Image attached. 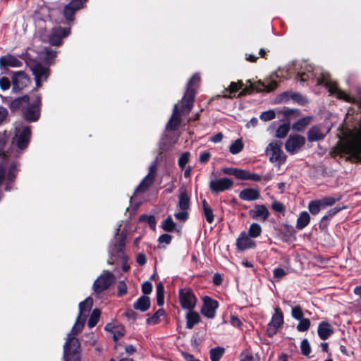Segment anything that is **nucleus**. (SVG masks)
Masks as SVG:
<instances>
[{"label":"nucleus","instance_id":"5","mask_svg":"<svg viewBox=\"0 0 361 361\" xmlns=\"http://www.w3.org/2000/svg\"><path fill=\"white\" fill-rule=\"evenodd\" d=\"M281 142L274 141L269 143L267 147L266 152L271 162L279 161L283 164L286 159V156L281 150Z\"/></svg>","mask_w":361,"mask_h":361},{"label":"nucleus","instance_id":"59","mask_svg":"<svg viewBox=\"0 0 361 361\" xmlns=\"http://www.w3.org/2000/svg\"><path fill=\"white\" fill-rule=\"evenodd\" d=\"M271 207L274 210L279 212H282L284 211L283 205L279 202H273Z\"/></svg>","mask_w":361,"mask_h":361},{"label":"nucleus","instance_id":"28","mask_svg":"<svg viewBox=\"0 0 361 361\" xmlns=\"http://www.w3.org/2000/svg\"><path fill=\"white\" fill-rule=\"evenodd\" d=\"M180 114L178 109L177 105L174 106L173 115L168 122L167 127L171 130H175L180 124Z\"/></svg>","mask_w":361,"mask_h":361},{"label":"nucleus","instance_id":"30","mask_svg":"<svg viewBox=\"0 0 361 361\" xmlns=\"http://www.w3.org/2000/svg\"><path fill=\"white\" fill-rule=\"evenodd\" d=\"M178 207L181 210H186L190 207V199L187 195L186 189L184 188L180 189Z\"/></svg>","mask_w":361,"mask_h":361},{"label":"nucleus","instance_id":"56","mask_svg":"<svg viewBox=\"0 0 361 361\" xmlns=\"http://www.w3.org/2000/svg\"><path fill=\"white\" fill-rule=\"evenodd\" d=\"M200 81V76L197 74L194 75L188 81L187 85V90L193 89L192 87L195 84Z\"/></svg>","mask_w":361,"mask_h":361},{"label":"nucleus","instance_id":"62","mask_svg":"<svg viewBox=\"0 0 361 361\" xmlns=\"http://www.w3.org/2000/svg\"><path fill=\"white\" fill-rule=\"evenodd\" d=\"M118 295L121 296L124 295L127 292V288L124 283H119L118 286Z\"/></svg>","mask_w":361,"mask_h":361},{"label":"nucleus","instance_id":"61","mask_svg":"<svg viewBox=\"0 0 361 361\" xmlns=\"http://www.w3.org/2000/svg\"><path fill=\"white\" fill-rule=\"evenodd\" d=\"M261 179H262V178L259 175L256 174V173H252L249 171L247 172V180H254V181H259V180H261Z\"/></svg>","mask_w":361,"mask_h":361},{"label":"nucleus","instance_id":"64","mask_svg":"<svg viewBox=\"0 0 361 361\" xmlns=\"http://www.w3.org/2000/svg\"><path fill=\"white\" fill-rule=\"evenodd\" d=\"M8 116V111L4 107L0 106V124L6 119Z\"/></svg>","mask_w":361,"mask_h":361},{"label":"nucleus","instance_id":"38","mask_svg":"<svg viewBox=\"0 0 361 361\" xmlns=\"http://www.w3.org/2000/svg\"><path fill=\"white\" fill-rule=\"evenodd\" d=\"M243 149V144L240 139L236 140L229 147V151L233 154L240 152Z\"/></svg>","mask_w":361,"mask_h":361},{"label":"nucleus","instance_id":"57","mask_svg":"<svg viewBox=\"0 0 361 361\" xmlns=\"http://www.w3.org/2000/svg\"><path fill=\"white\" fill-rule=\"evenodd\" d=\"M274 276L276 279H281L283 276L286 274L285 270L282 268H276L273 271Z\"/></svg>","mask_w":361,"mask_h":361},{"label":"nucleus","instance_id":"18","mask_svg":"<svg viewBox=\"0 0 361 361\" xmlns=\"http://www.w3.org/2000/svg\"><path fill=\"white\" fill-rule=\"evenodd\" d=\"M155 174V166H151L149 167V173L145 177V178L142 180L140 184L137 187L135 192H145L148 187L152 183Z\"/></svg>","mask_w":361,"mask_h":361},{"label":"nucleus","instance_id":"55","mask_svg":"<svg viewBox=\"0 0 361 361\" xmlns=\"http://www.w3.org/2000/svg\"><path fill=\"white\" fill-rule=\"evenodd\" d=\"M242 85H243V84L240 82H232L229 85L228 91L230 92V93L236 92L242 87Z\"/></svg>","mask_w":361,"mask_h":361},{"label":"nucleus","instance_id":"60","mask_svg":"<svg viewBox=\"0 0 361 361\" xmlns=\"http://www.w3.org/2000/svg\"><path fill=\"white\" fill-rule=\"evenodd\" d=\"M211 155L210 153L208 152H204L200 155V161L201 163H205L209 161Z\"/></svg>","mask_w":361,"mask_h":361},{"label":"nucleus","instance_id":"37","mask_svg":"<svg viewBox=\"0 0 361 361\" xmlns=\"http://www.w3.org/2000/svg\"><path fill=\"white\" fill-rule=\"evenodd\" d=\"M262 228L259 224L253 223L250 225L248 230V235L251 238H257L260 235Z\"/></svg>","mask_w":361,"mask_h":361},{"label":"nucleus","instance_id":"9","mask_svg":"<svg viewBox=\"0 0 361 361\" xmlns=\"http://www.w3.org/2000/svg\"><path fill=\"white\" fill-rule=\"evenodd\" d=\"M30 83V80L24 72H16L12 77L13 91L14 92L23 90Z\"/></svg>","mask_w":361,"mask_h":361},{"label":"nucleus","instance_id":"63","mask_svg":"<svg viewBox=\"0 0 361 361\" xmlns=\"http://www.w3.org/2000/svg\"><path fill=\"white\" fill-rule=\"evenodd\" d=\"M171 240V236L169 234H163L159 238L160 243H164L166 244L170 243Z\"/></svg>","mask_w":361,"mask_h":361},{"label":"nucleus","instance_id":"32","mask_svg":"<svg viewBox=\"0 0 361 361\" xmlns=\"http://www.w3.org/2000/svg\"><path fill=\"white\" fill-rule=\"evenodd\" d=\"M312 119L311 116L303 117L295 122L292 128L295 131H302L310 123Z\"/></svg>","mask_w":361,"mask_h":361},{"label":"nucleus","instance_id":"43","mask_svg":"<svg viewBox=\"0 0 361 361\" xmlns=\"http://www.w3.org/2000/svg\"><path fill=\"white\" fill-rule=\"evenodd\" d=\"M300 349L302 355L305 356H308L310 355L311 353V348L307 339L305 338L302 341L300 344Z\"/></svg>","mask_w":361,"mask_h":361},{"label":"nucleus","instance_id":"31","mask_svg":"<svg viewBox=\"0 0 361 361\" xmlns=\"http://www.w3.org/2000/svg\"><path fill=\"white\" fill-rule=\"evenodd\" d=\"M149 298L147 296H142L134 303L133 307L135 310L144 312L149 307Z\"/></svg>","mask_w":361,"mask_h":361},{"label":"nucleus","instance_id":"52","mask_svg":"<svg viewBox=\"0 0 361 361\" xmlns=\"http://www.w3.org/2000/svg\"><path fill=\"white\" fill-rule=\"evenodd\" d=\"M186 326L188 329H192L195 325L200 322V317H186Z\"/></svg>","mask_w":361,"mask_h":361},{"label":"nucleus","instance_id":"4","mask_svg":"<svg viewBox=\"0 0 361 361\" xmlns=\"http://www.w3.org/2000/svg\"><path fill=\"white\" fill-rule=\"evenodd\" d=\"M288 69L279 68L269 78L264 81L259 80L255 85L254 89L257 92L265 91L270 92L277 87L276 78H284L288 75Z\"/></svg>","mask_w":361,"mask_h":361},{"label":"nucleus","instance_id":"3","mask_svg":"<svg viewBox=\"0 0 361 361\" xmlns=\"http://www.w3.org/2000/svg\"><path fill=\"white\" fill-rule=\"evenodd\" d=\"M307 72H310V70H307ZM309 75L311 77H317V85H324L328 90L329 92L331 94H335L338 99H342L345 101L350 102V97L343 91L339 90L337 87L336 83L332 80V79L330 78V75L327 73H319V75L317 76V73H308Z\"/></svg>","mask_w":361,"mask_h":361},{"label":"nucleus","instance_id":"36","mask_svg":"<svg viewBox=\"0 0 361 361\" xmlns=\"http://www.w3.org/2000/svg\"><path fill=\"white\" fill-rule=\"evenodd\" d=\"M224 353V348L217 347L212 348L209 351L210 359L212 361H219Z\"/></svg>","mask_w":361,"mask_h":361},{"label":"nucleus","instance_id":"42","mask_svg":"<svg viewBox=\"0 0 361 361\" xmlns=\"http://www.w3.org/2000/svg\"><path fill=\"white\" fill-rule=\"evenodd\" d=\"M341 210V208L334 207L329 210L326 214L323 216L321 223L324 221H328L330 220L334 215H336L338 212Z\"/></svg>","mask_w":361,"mask_h":361},{"label":"nucleus","instance_id":"44","mask_svg":"<svg viewBox=\"0 0 361 361\" xmlns=\"http://www.w3.org/2000/svg\"><path fill=\"white\" fill-rule=\"evenodd\" d=\"M340 200V197H326L320 200L323 208L326 206H331Z\"/></svg>","mask_w":361,"mask_h":361},{"label":"nucleus","instance_id":"7","mask_svg":"<svg viewBox=\"0 0 361 361\" xmlns=\"http://www.w3.org/2000/svg\"><path fill=\"white\" fill-rule=\"evenodd\" d=\"M114 281V276L109 271L104 273L94 281L93 288L96 293H101L107 289Z\"/></svg>","mask_w":361,"mask_h":361},{"label":"nucleus","instance_id":"22","mask_svg":"<svg viewBox=\"0 0 361 361\" xmlns=\"http://www.w3.org/2000/svg\"><path fill=\"white\" fill-rule=\"evenodd\" d=\"M17 137V145L19 149H24L27 147L30 137V130L29 127H25L23 130L19 133V135H16Z\"/></svg>","mask_w":361,"mask_h":361},{"label":"nucleus","instance_id":"26","mask_svg":"<svg viewBox=\"0 0 361 361\" xmlns=\"http://www.w3.org/2000/svg\"><path fill=\"white\" fill-rule=\"evenodd\" d=\"M326 133L322 132L319 127L313 126L307 132V138L310 142L318 141L322 140Z\"/></svg>","mask_w":361,"mask_h":361},{"label":"nucleus","instance_id":"13","mask_svg":"<svg viewBox=\"0 0 361 361\" xmlns=\"http://www.w3.org/2000/svg\"><path fill=\"white\" fill-rule=\"evenodd\" d=\"M233 184L232 180L228 178L212 180L209 187L213 192H219L229 189Z\"/></svg>","mask_w":361,"mask_h":361},{"label":"nucleus","instance_id":"23","mask_svg":"<svg viewBox=\"0 0 361 361\" xmlns=\"http://www.w3.org/2000/svg\"><path fill=\"white\" fill-rule=\"evenodd\" d=\"M260 197V192L255 188H246L240 191L239 197L245 201H254Z\"/></svg>","mask_w":361,"mask_h":361},{"label":"nucleus","instance_id":"29","mask_svg":"<svg viewBox=\"0 0 361 361\" xmlns=\"http://www.w3.org/2000/svg\"><path fill=\"white\" fill-rule=\"evenodd\" d=\"M333 334V329L330 324L326 322H322L318 327V334L322 340H326Z\"/></svg>","mask_w":361,"mask_h":361},{"label":"nucleus","instance_id":"27","mask_svg":"<svg viewBox=\"0 0 361 361\" xmlns=\"http://www.w3.org/2000/svg\"><path fill=\"white\" fill-rule=\"evenodd\" d=\"M0 65L2 66L20 67L21 61L12 55H7L0 59Z\"/></svg>","mask_w":361,"mask_h":361},{"label":"nucleus","instance_id":"1","mask_svg":"<svg viewBox=\"0 0 361 361\" xmlns=\"http://www.w3.org/2000/svg\"><path fill=\"white\" fill-rule=\"evenodd\" d=\"M85 323V317H77L71 334L68 335L67 341L63 347L64 361H80V343L73 335L80 333Z\"/></svg>","mask_w":361,"mask_h":361},{"label":"nucleus","instance_id":"11","mask_svg":"<svg viewBox=\"0 0 361 361\" xmlns=\"http://www.w3.org/2000/svg\"><path fill=\"white\" fill-rule=\"evenodd\" d=\"M86 0H71L63 8V14L64 18L69 21L73 20L74 13L79 10Z\"/></svg>","mask_w":361,"mask_h":361},{"label":"nucleus","instance_id":"53","mask_svg":"<svg viewBox=\"0 0 361 361\" xmlns=\"http://www.w3.org/2000/svg\"><path fill=\"white\" fill-rule=\"evenodd\" d=\"M11 82L6 77L0 78V87L3 90H8L10 87Z\"/></svg>","mask_w":361,"mask_h":361},{"label":"nucleus","instance_id":"2","mask_svg":"<svg viewBox=\"0 0 361 361\" xmlns=\"http://www.w3.org/2000/svg\"><path fill=\"white\" fill-rule=\"evenodd\" d=\"M341 151L355 161H361V130L354 133L340 147Z\"/></svg>","mask_w":361,"mask_h":361},{"label":"nucleus","instance_id":"46","mask_svg":"<svg viewBox=\"0 0 361 361\" xmlns=\"http://www.w3.org/2000/svg\"><path fill=\"white\" fill-rule=\"evenodd\" d=\"M275 112L272 110L262 112L260 115V118L264 121H268L275 118Z\"/></svg>","mask_w":361,"mask_h":361},{"label":"nucleus","instance_id":"39","mask_svg":"<svg viewBox=\"0 0 361 361\" xmlns=\"http://www.w3.org/2000/svg\"><path fill=\"white\" fill-rule=\"evenodd\" d=\"M308 209L312 214H317L323 207L320 200L312 201L308 205Z\"/></svg>","mask_w":361,"mask_h":361},{"label":"nucleus","instance_id":"47","mask_svg":"<svg viewBox=\"0 0 361 361\" xmlns=\"http://www.w3.org/2000/svg\"><path fill=\"white\" fill-rule=\"evenodd\" d=\"M292 316H303L305 314H311L312 312L309 311H302V308L300 306H295L292 308Z\"/></svg>","mask_w":361,"mask_h":361},{"label":"nucleus","instance_id":"33","mask_svg":"<svg viewBox=\"0 0 361 361\" xmlns=\"http://www.w3.org/2000/svg\"><path fill=\"white\" fill-rule=\"evenodd\" d=\"M92 306V299L87 298L85 301L79 305L80 314L79 316H86Z\"/></svg>","mask_w":361,"mask_h":361},{"label":"nucleus","instance_id":"35","mask_svg":"<svg viewBox=\"0 0 361 361\" xmlns=\"http://www.w3.org/2000/svg\"><path fill=\"white\" fill-rule=\"evenodd\" d=\"M202 207L203 214L207 221L209 224H212L214 221L213 212L205 200L202 201Z\"/></svg>","mask_w":361,"mask_h":361},{"label":"nucleus","instance_id":"6","mask_svg":"<svg viewBox=\"0 0 361 361\" xmlns=\"http://www.w3.org/2000/svg\"><path fill=\"white\" fill-rule=\"evenodd\" d=\"M179 300L181 306L188 310H192L196 304V298L192 291L189 288L179 290Z\"/></svg>","mask_w":361,"mask_h":361},{"label":"nucleus","instance_id":"49","mask_svg":"<svg viewBox=\"0 0 361 361\" xmlns=\"http://www.w3.org/2000/svg\"><path fill=\"white\" fill-rule=\"evenodd\" d=\"M247 171L235 168L234 176L238 179L247 180Z\"/></svg>","mask_w":361,"mask_h":361},{"label":"nucleus","instance_id":"50","mask_svg":"<svg viewBox=\"0 0 361 361\" xmlns=\"http://www.w3.org/2000/svg\"><path fill=\"white\" fill-rule=\"evenodd\" d=\"M140 221H147V223L149 224L150 227L154 229L155 228V218L153 216H146L143 215L140 217Z\"/></svg>","mask_w":361,"mask_h":361},{"label":"nucleus","instance_id":"14","mask_svg":"<svg viewBox=\"0 0 361 361\" xmlns=\"http://www.w3.org/2000/svg\"><path fill=\"white\" fill-rule=\"evenodd\" d=\"M40 102L39 97H37V101L34 103L27 105L23 110L24 118L29 121H36L39 117V110L38 103Z\"/></svg>","mask_w":361,"mask_h":361},{"label":"nucleus","instance_id":"54","mask_svg":"<svg viewBox=\"0 0 361 361\" xmlns=\"http://www.w3.org/2000/svg\"><path fill=\"white\" fill-rule=\"evenodd\" d=\"M152 290V284L149 281H145L142 285V291L145 294H149Z\"/></svg>","mask_w":361,"mask_h":361},{"label":"nucleus","instance_id":"25","mask_svg":"<svg viewBox=\"0 0 361 361\" xmlns=\"http://www.w3.org/2000/svg\"><path fill=\"white\" fill-rule=\"evenodd\" d=\"M29 104V97L27 95H25L22 97H19L13 100L10 104V108L12 111L17 110H25V109Z\"/></svg>","mask_w":361,"mask_h":361},{"label":"nucleus","instance_id":"10","mask_svg":"<svg viewBox=\"0 0 361 361\" xmlns=\"http://www.w3.org/2000/svg\"><path fill=\"white\" fill-rule=\"evenodd\" d=\"M218 307L219 303L216 300L209 296H204L202 298L201 312L204 316H214Z\"/></svg>","mask_w":361,"mask_h":361},{"label":"nucleus","instance_id":"20","mask_svg":"<svg viewBox=\"0 0 361 361\" xmlns=\"http://www.w3.org/2000/svg\"><path fill=\"white\" fill-rule=\"evenodd\" d=\"M105 329L112 334L114 341H117L119 338L123 336L125 334L124 327L115 322L107 324L105 326Z\"/></svg>","mask_w":361,"mask_h":361},{"label":"nucleus","instance_id":"8","mask_svg":"<svg viewBox=\"0 0 361 361\" xmlns=\"http://www.w3.org/2000/svg\"><path fill=\"white\" fill-rule=\"evenodd\" d=\"M305 139L303 136L300 135H290L285 143V149L288 152L293 154L296 153L305 145Z\"/></svg>","mask_w":361,"mask_h":361},{"label":"nucleus","instance_id":"19","mask_svg":"<svg viewBox=\"0 0 361 361\" xmlns=\"http://www.w3.org/2000/svg\"><path fill=\"white\" fill-rule=\"evenodd\" d=\"M155 174V166H151L149 167V173L145 177V178L142 180L140 184L137 187L135 192H145L148 187L152 183Z\"/></svg>","mask_w":361,"mask_h":361},{"label":"nucleus","instance_id":"51","mask_svg":"<svg viewBox=\"0 0 361 361\" xmlns=\"http://www.w3.org/2000/svg\"><path fill=\"white\" fill-rule=\"evenodd\" d=\"M189 153L185 152L178 159V165L181 169H183L188 161Z\"/></svg>","mask_w":361,"mask_h":361},{"label":"nucleus","instance_id":"16","mask_svg":"<svg viewBox=\"0 0 361 361\" xmlns=\"http://www.w3.org/2000/svg\"><path fill=\"white\" fill-rule=\"evenodd\" d=\"M250 216L257 220L265 221L269 215V212L264 205L256 204L249 212Z\"/></svg>","mask_w":361,"mask_h":361},{"label":"nucleus","instance_id":"40","mask_svg":"<svg viewBox=\"0 0 361 361\" xmlns=\"http://www.w3.org/2000/svg\"><path fill=\"white\" fill-rule=\"evenodd\" d=\"M290 129L288 124L281 125L276 133V136L279 138H283L286 136Z\"/></svg>","mask_w":361,"mask_h":361},{"label":"nucleus","instance_id":"41","mask_svg":"<svg viewBox=\"0 0 361 361\" xmlns=\"http://www.w3.org/2000/svg\"><path fill=\"white\" fill-rule=\"evenodd\" d=\"M176 224L173 221L172 218L169 216L163 221L162 228L164 231L171 232L175 228Z\"/></svg>","mask_w":361,"mask_h":361},{"label":"nucleus","instance_id":"15","mask_svg":"<svg viewBox=\"0 0 361 361\" xmlns=\"http://www.w3.org/2000/svg\"><path fill=\"white\" fill-rule=\"evenodd\" d=\"M32 73L35 76L36 85H41V81L46 80L49 75V68L40 63H35L32 67Z\"/></svg>","mask_w":361,"mask_h":361},{"label":"nucleus","instance_id":"58","mask_svg":"<svg viewBox=\"0 0 361 361\" xmlns=\"http://www.w3.org/2000/svg\"><path fill=\"white\" fill-rule=\"evenodd\" d=\"M174 216L176 219L180 221H185L188 219V214L185 210H182L181 212L176 213Z\"/></svg>","mask_w":361,"mask_h":361},{"label":"nucleus","instance_id":"17","mask_svg":"<svg viewBox=\"0 0 361 361\" xmlns=\"http://www.w3.org/2000/svg\"><path fill=\"white\" fill-rule=\"evenodd\" d=\"M195 96L194 89L186 90V92L181 100V111L187 114L191 110Z\"/></svg>","mask_w":361,"mask_h":361},{"label":"nucleus","instance_id":"45","mask_svg":"<svg viewBox=\"0 0 361 361\" xmlns=\"http://www.w3.org/2000/svg\"><path fill=\"white\" fill-rule=\"evenodd\" d=\"M310 325V322L307 319H303L300 321V323L298 324L297 326V329L299 331H307Z\"/></svg>","mask_w":361,"mask_h":361},{"label":"nucleus","instance_id":"21","mask_svg":"<svg viewBox=\"0 0 361 361\" xmlns=\"http://www.w3.org/2000/svg\"><path fill=\"white\" fill-rule=\"evenodd\" d=\"M236 246L238 250H245L253 247L255 242L245 233H242L237 239Z\"/></svg>","mask_w":361,"mask_h":361},{"label":"nucleus","instance_id":"34","mask_svg":"<svg viewBox=\"0 0 361 361\" xmlns=\"http://www.w3.org/2000/svg\"><path fill=\"white\" fill-rule=\"evenodd\" d=\"M310 216L307 212H302L297 220L296 227L298 229H302L305 228L310 222Z\"/></svg>","mask_w":361,"mask_h":361},{"label":"nucleus","instance_id":"12","mask_svg":"<svg viewBox=\"0 0 361 361\" xmlns=\"http://www.w3.org/2000/svg\"><path fill=\"white\" fill-rule=\"evenodd\" d=\"M71 32L70 28L55 27L49 35V42L54 46H59L61 44L63 37H66Z\"/></svg>","mask_w":361,"mask_h":361},{"label":"nucleus","instance_id":"48","mask_svg":"<svg viewBox=\"0 0 361 361\" xmlns=\"http://www.w3.org/2000/svg\"><path fill=\"white\" fill-rule=\"evenodd\" d=\"M240 361H258V358L255 357L248 352H243L240 355Z\"/></svg>","mask_w":361,"mask_h":361},{"label":"nucleus","instance_id":"24","mask_svg":"<svg viewBox=\"0 0 361 361\" xmlns=\"http://www.w3.org/2000/svg\"><path fill=\"white\" fill-rule=\"evenodd\" d=\"M283 324V317H271V320L268 323L267 329V334L273 336L277 332L278 329Z\"/></svg>","mask_w":361,"mask_h":361}]
</instances>
